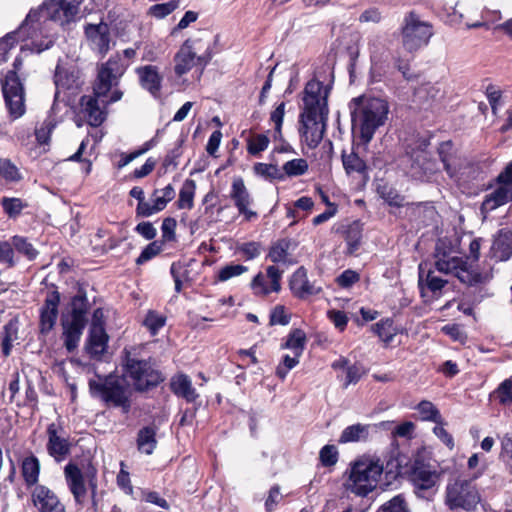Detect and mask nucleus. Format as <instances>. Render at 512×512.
Returning a JSON list of instances; mask_svg holds the SVG:
<instances>
[{
	"label": "nucleus",
	"mask_w": 512,
	"mask_h": 512,
	"mask_svg": "<svg viewBox=\"0 0 512 512\" xmlns=\"http://www.w3.org/2000/svg\"><path fill=\"white\" fill-rule=\"evenodd\" d=\"M126 67L118 54L111 56L107 62L99 66L93 87L94 96L86 95L80 100L79 115L89 125H101L106 118L105 106L122 98L123 93L117 86Z\"/></svg>",
	"instance_id": "1"
},
{
	"label": "nucleus",
	"mask_w": 512,
	"mask_h": 512,
	"mask_svg": "<svg viewBox=\"0 0 512 512\" xmlns=\"http://www.w3.org/2000/svg\"><path fill=\"white\" fill-rule=\"evenodd\" d=\"M81 0H49L36 9H31L25 20L17 31L8 33L2 38V49L4 46H13L15 37L34 39L38 33L42 34V25L51 20L60 25L72 22L78 11ZM52 38L37 42L32 40L31 50L40 53L53 45Z\"/></svg>",
	"instance_id": "2"
},
{
	"label": "nucleus",
	"mask_w": 512,
	"mask_h": 512,
	"mask_svg": "<svg viewBox=\"0 0 512 512\" xmlns=\"http://www.w3.org/2000/svg\"><path fill=\"white\" fill-rule=\"evenodd\" d=\"M328 90L315 79L310 80L303 92V110L300 115L302 141L315 148L323 139L328 116Z\"/></svg>",
	"instance_id": "3"
},
{
	"label": "nucleus",
	"mask_w": 512,
	"mask_h": 512,
	"mask_svg": "<svg viewBox=\"0 0 512 512\" xmlns=\"http://www.w3.org/2000/svg\"><path fill=\"white\" fill-rule=\"evenodd\" d=\"M353 130L363 144H368L376 130L383 126L388 118V103L376 97L359 96L349 104Z\"/></svg>",
	"instance_id": "4"
},
{
	"label": "nucleus",
	"mask_w": 512,
	"mask_h": 512,
	"mask_svg": "<svg viewBox=\"0 0 512 512\" xmlns=\"http://www.w3.org/2000/svg\"><path fill=\"white\" fill-rule=\"evenodd\" d=\"M383 473L379 459L362 456L351 462L344 483L346 490L358 497H366L373 492Z\"/></svg>",
	"instance_id": "5"
},
{
	"label": "nucleus",
	"mask_w": 512,
	"mask_h": 512,
	"mask_svg": "<svg viewBox=\"0 0 512 512\" xmlns=\"http://www.w3.org/2000/svg\"><path fill=\"white\" fill-rule=\"evenodd\" d=\"M90 393L100 398L108 405L120 408L123 413H128L132 404V389L123 377L108 375L97 376L89 381Z\"/></svg>",
	"instance_id": "6"
},
{
	"label": "nucleus",
	"mask_w": 512,
	"mask_h": 512,
	"mask_svg": "<svg viewBox=\"0 0 512 512\" xmlns=\"http://www.w3.org/2000/svg\"><path fill=\"white\" fill-rule=\"evenodd\" d=\"M122 377L136 391H146L157 386L163 379L147 360L138 359L125 350L122 361Z\"/></svg>",
	"instance_id": "7"
},
{
	"label": "nucleus",
	"mask_w": 512,
	"mask_h": 512,
	"mask_svg": "<svg viewBox=\"0 0 512 512\" xmlns=\"http://www.w3.org/2000/svg\"><path fill=\"white\" fill-rule=\"evenodd\" d=\"M481 501L472 480L455 478L448 481L445 489V504L450 510L474 511Z\"/></svg>",
	"instance_id": "8"
},
{
	"label": "nucleus",
	"mask_w": 512,
	"mask_h": 512,
	"mask_svg": "<svg viewBox=\"0 0 512 512\" xmlns=\"http://www.w3.org/2000/svg\"><path fill=\"white\" fill-rule=\"evenodd\" d=\"M435 258V267L439 272L453 274L462 283L475 285L487 279V275H482L477 272L462 257L442 251L439 246L436 248Z\"/></svg>",
	"instance_id": "9"
},
{
	"label": "nucleus",
	"mask_w": 512,
	"mask_h": 512,
	"mask_svg": "<svg viewBox=\"0 0 512 512\" xmlns=\"http://www.w3.org/2000/svg\"><path fill=\"white\" fill-rule=\"evenodd\" d=\"M71 311L63 317L64 344L69 352L73 351L80 341L86 324L87 298L78 294L71 301Z\"/></svg>",
	"instance_id": "10"
},
{
	"label": "nucleus",
	"mask_w": 512,
	"mask_h": 512,
	"mask_svg": "<svg viewBox=\"0 0 512 512\" xmlns=\"http://www.w3.org/2000/svg\"><path fill=\"white\" fill-rule=\"evenodd\" d=\"M21 65L22 62L16 58L13 64L14 70L7 73L5 83L2 84V95L11 121L21 118L26 111L24 87L17 75Z\"/></svg>",
	"instance_id": "11"
},
{
	"label": "nucleus",
	"mask_w": 512,
	"mask_h": 512,
	"mask_svg": "<svg viewBox=\"0 0 512 512\" xmlns=\"http://www.w3.org/2000/svg\"><path fill=\"white\" fill-rule=\"evenodd\" d=\"M433 36L430 23L423 21L414 12L405 16L401 29V42L403 48L412 53L426 46Z\"/></svg>",
	"instance_id": "12"
},
{
	"label": "nucleus",
	"mask_w": 512,
	"mask_h": 512,
	"mask_svg": "<svg viewBox=\"0 0 512 512\" xmlns=\"http://www.w3.org/2000/svg\"><path fill=\"white\" fill-rule=\"evenodd\" d=\"M496 187L487 193L481 205L483 213L491 212L512 201V161L496 178Z\"/></svg>",
	"instance_id": "13"
},
{
	"label": "nucleus",
	"mask_w": 512,
	"mask_h": 512,
	"mask_svg": "<svg viewBox=\"0 0 512 512\" xmlns=\"http://www.w3.org/2000/svg\"><path fill=\"white\" fill-rule=\"evenodd\" d=\"M65 477L71 493L77 503H83L86 499L87 489L90 488L94 497L97 481L95 471L89 470L85 473L74 464L65 467Z\"/></svg>",
	"instance_id": "14"
},
{
	"label": "nucleus",
	"mask_w": 512,
	"mask_h": 512,
	"mask_svg": "<svg viewBox=\"0 0 512 512\" xmlns=\"http://www.w3.org/2000/svg\"><path fill=\"white\" fill-rule=\"evenodd\" d=\"M440 473L429 464L415 461L410 471V480L419 497H426L435 491Z\"/></svg>",
	"instance_id": "15"
},
{
	"label": "nucleus",
	"mask_w": 512,
	"mask_h": 512,
	"mask_svg": "<svg viewBox=\"0 0 512 512\" xmlns=\"http://www.w3.org/2000/svg\"><path fill=\"white\" fill-rule=\"evenodd\" d=\"M230 198L244 220L251 221L257 218L256 211L251 209L253 198L241 177H235L231 184Z\"/></svg>",
	"instance_id": "16"
},
{
	"label": "nucleus",
	"mask_w": 512,
	"mask_h": 512,
	"mask_svg": "<svg viewBox=\"0 0 512 512\" xmlns=\"http://www.w3.org/2000/svg\"><path fill=\"white\" fill-rule=\"evenodd\" d=\"M368 50L371 62V81L378 82L381 79L385 63L389 57L383 37L380 35H373L369 37Z\"/></svg>",
	"instance_id": "17"
},
{
	"label": "nucleus",
	"mask_w": 512,
	"mask_h": 512,
	"mask_svg": "<svg viewBox=\"0 0 512 512\" xmlns=\"http://www.w3.org/2000/svg\"><path fill=\"white\" fill-rule=\"evenodd\" d=\"M283 271L276 266H268L266 273H258L251 281L250 287L256 296H266L281 290Z\"/></svg>",
	"instance_id": "18"
},
{
	"label": "nucleus",
	"mask_w": 512,
	"mask_h": 512,
	"mask_svg": "<svg viewBox=\"0 0 512 512\" xmlns=\"http://www.w3.org/2000/svg\"><path fill=\"white\" fill-rule=\"evenodd\" d=\"M47 451L56 461H62L69 454L70 443L60 423H51L47 427Z\"/></svg>",
	"instance_id": "19"
},
{
	"label": "nucleus",
	"mask_w": 512,
	"mask_h": 512,
	"mask_svg": "<svg viewBox=\"0 0 512 512\" xmlns=\"http://www.w3.org/2000/svg\"><path fill=\"white\" fill-rule=\"evenodd\" d=\"M175 195V189L171 184L161 189H155L150 196V200L147 203H141V206L136 208V214L141 217H150L164 210Z\"/></svg>",
	"instance_id": "20"
},
{
	"label": "nucleus",
	"mask_w": 512,
	"mask_h": 512,
	"mask_svg": "<svg viewBox=\"0 0 512 512\" xmlns=\"http://www.w3.org/2000/svg\"><path fill=\"white\" fill-rule=\"evenodd\" d=\"M85 36L89 47L104 56L110 49L111 34L107 23L87 24L85 26Z\"/></svg>",
	"instance_id": "21"
},
{
	"label": "nucleus",
	"mask_w": 512,
	"mask_h": 512,
	"mask_svg": "<svg viewBox=\"0 0 512 512\" xmlns=\"http://www.w3.org/2000/svg\"><path fill=\"white\" fill-rule=\"evenodd\" d=\"M199 44L200 41L187 40L177 52L175 56V73L178 76L186 74L196 65L197 62L201 61L202 58L197 56Z\"/></svg>",
	"instance_id": "22"
},
{
	"label": "nucleus",
	"mask_w": 512,
	"mask_h": 512,
	"mask_svg": "<svg viewBox=\"0 0 512 512\" xmlns=\"http://www.w3.org/2000/svg\"><path fill=\"white\" fill-rule=\"evenodd\" d=\"M31 498L39 512H65L56 494L45 486H36L31 493Z\"/></svg>",
	"instance_id": "23"
},
{
	"label": "nucleus",
	"mask_w": 512,
	"mask_h": 512,
	"mask_svg": "<svg viewBox=\"0 0 512 512\" xmlns=\"http://www.w3.org/2000/svg\"><path fill=\"white\" fill-rule=\"evenodd\" d=\"M289 285L292 293L298 298H306L322 291L320 286L309 281L307 270L304 267L298 268L292 274Z\"/></svg>",
	"instance_id": "24"
},
{
	"label": "nucleus",
	"mask_w": 512,
	"mask_h": 512,
	"mask_svg": "<svg viewBox=\"0 0 512 512\" xmlns=\"http://www.w3.org/2000/svg\"><path fill=\"white\" fill-rule=\"evenodd\" d=\"M409 160L411 161L408 173L411 177L423 180L434 171V163L429 159L428 152L425 149H418L416 151L408 152Z\"/></svg>",
	"instance_id": "25"
},
{
	"label": "nucleus",
	"mask_w": 512,
	"mask_h": 512,
	"mask_svg": "<svg viewBox=\"0 0 512 512\" xmlns=\"http://www.w3.org/2000/svg\"><path fill=\"white\" fill-rule=\"evenodd\" d=\"M60 296L57 292L49 294L40 312V331L45 334L52 330L58 316Z\"/></svg>",
	"instance_id": "26"
},
{
	"label": "nucleus",
	"mask_w": 512,
	"mask_h": 512,
	"mask_svg": "<svg viewBox=\"0 0 512 512\" xmlns=\"http://www.w3.org/2000/svg\"><path fill=\"white\" fill-rule=\"evenodd\" d=\"M141 86L148 90L153 96H157L161 89L162 76L158 68L152 65L139 67L136 70Z\"/></svg>",
	"instance_id": "27"
},
{
	"label": "nucleus",
	"mask_w": 512,
	"mask_h": 512,
	"mask_svg": "<svg viewBox=\"0 0 512 512\" xmlns=\"http://www.w3.org/2000/svg\"><path fill=\"white\" fill-rule=\"evenodd\" d=\"M171 390L175 395L184 398L187 402H194L199 397L192 385L191 379L185 374H177L172 377Z\"/></svg>",
	"instance_id": "28"
},
{
	"label": "nucleus",
	"mask_w": 512,
	"mask_h": 512,
	"mask_svg": "<svg viewBox=\"0 0 512 512\" xmlns=\"http://www.w3.org/2000/svg\"><path fill=\"white\" fill-rule=\"evenodd\" d=\"M108 335L104 326L90 327L87 349L93 356L102 355L107 348Z\"/></svg>",
	"instance_id": "29"
},
{
	"label": "nucleus",
	"mask_w": 512,
	"mask_h": 512,
	"mask_svg": "<svg viewBox=\"0 0 512 512\" xmlns=\"http://www.w3.org/2000/svg\"><path fill=\"white\" fill-rule=\"evenodd\" d=\"M492 257L499 261H505L512 255V233L502 231L494 239L491 247Z\"/></svg>",
	"instance_id": "30"
},
{
	"label": "nucleus",
	"mask_w": 512,
	"mask_h": 512,
	"mask_svg": "<svg viewBox=\"0 0 512 512\" xmlns=\"http://www.w3.org/2000/svg\"><path fill=\"white\" fill-rule=\"evenodd\" d=\"M79 71L75 68L66 69L58 64L55 72V85L58 90H69L78 87Z\"/></svg>",
	"instance_id": "31"
},
{
	"label": "nucleus",
	"mask_w": 512,
	"mask_h": 512,
	"mask_svg": "<svg viewBox=\"0 0 512 512\" xmlns=\"http://www.w3.org/2000/svg\"><path fill=\"white\" fill-rule=\"evenodd\" d=\"M369 428L370 425L361 423L347 426L338 441L341 444L365 441L369 436Z\"/></svg>",
	"instance_id": "32"
},
{
	"label": "nucleus",
	"mask_w": 512,
	"mask_h": 512,
	"mask_svg": "<svg viewBox=\"0 0 512 512\" xmlns=\"http://www.w3.org/2000/svg\"><path fill=\"white\" fill-rule=\"evenodd\" d=\"M158 143V140L156 139V137L146 141L145 143L142 144L141 147H139L138 149H136L135 151L129 153V154H126L124 152H120L117 154L118 156V161H116L114 163L115 167L117 169H122L124 168L125 166H127L128 164H130L132 161H134L136 158L144 155L146 152H148L149 150H151L152 148H154Z\"/></svg>",
	"instance_id": "33"
},
{
	"label": "nucleus",
	"mask_w": 512,
	"mask_h": 512,
	"mask_svg": "<svg viewBox=\"0 0 512 512\" xmlns=\"http://www.w3.org/2000/svg\"><path fill=\"white\" fill-rule=\"evenodd\" d=\"M446 283V280L435 276L433 271L429 270L425 275L423 265H419V286L423 294L425 293V287L432 293L436 294L441 291Z\"/></svg>",
	"instance_id": "34"
},
{
	"label": "nucleus",
	"mask_w": 512,
	"mask_h": 512,
	"mask_svg": "<svg viewBox=\"0 0 512 512\" xmlns=\"http://www.w3.org/2000/svg\"><path fill=\"white\" fill-rule=\"evenodd\" d=\"M451 149V142H443L440 144L438 151L446 172L453 178L457 176L459 160L449 153Z\"/></svg>",
	"instance_id": "35"
},
{
	"label": "nucleus",
	"mask_w": 512,
	"mask_h": 512,
	"mask_svg": "<svg viewBox=\"0 0 512 512\" xmlns=\"http://www.w3.org/2000/svg\"><path fill=\"white\" fill-rule=\"evenodd\" d=\"M196 183L192 179H186L180 189L177 206L179 209H192L194 206V196Z\"/></svg>",
	"instance_id": "36"
},
{
	"label": "nucleus",
	"mask_w": 512,
	"mask_h": 512,
	"mask_svg": "<svg viewBox=\"0 0 512 512\" xmlns=\"http://www.w3.org/2000/svg\"><path fill=\"white\" fill-rule=\"evenodd\" d=\"M372 330L385 344H390L398 333L393 320L389 318L382 319L374 324Z\"/></svg>",
	"instance_id": "37"
},
{
	"label": "nucleus",
	"mask_w": 512,
	"mask_h": 512,
	"mask_svg": "<svg viewBox=\"0 0 512 512\" xmlns=\"http://www.w3.org/2000/svg\"><path fill=\"white\" fill-rule=\"evenodd\" d=\"M40 472V463L39 460L30 456L23 460L22 462V475L27 485H34L38 481Z\"/></svg>",
	"instance_id": "38"
},
{
	"label": "nucleus",
	"mask_w": 512,
	"mask_h": 512,
	"mask_svg": "<svg viewBox=\"0 0 512 512\" xmlns=\"http://www.w3.org/2000/svg\"><path fill=\"white\" fill-rule=\"evenodd\" d=\"M362 239V227L358 222H354L348 226L345 231V240L347 243V252L354 254L360 246Z\"/></svg>",
	"instance_id": "39"
},
{
	"label": "nucleus",
	"mask_w": 512,
	"mask_h": 512,
	"mask_svg": "<svg viewBox=\"0 0 512 512\" xmlns=\"http://www.w3.org/2000/svg\"><path fill=\"white\" fill-rule=\"evenodd\" d=\"M309 165L306 159L295 158L286 161L281 169L283 176L297 177L302 176L308 171Z\"/></svg>",
	"instance_id": "40"
},
{
	"label": "nucleus",
	"mask_w": 512,
	"mask_h": 512,
	"mask_svg": "<svg viewBox=\"0 0 512 512\" xmlns=\"http://www.w3.org/2000/svg\"><path fill=\"white\" fill-rule=\"evenodd\" d=\"M305 343V333L300 329H295L289 334L283 347L291 350L292 354H295V356H301L305 347Z\"/></svg>",
	"instance_id": "41"
},
{
	"label": "nucleus",
	"mask_w": 512,
	"mask_h": 512,
	"mask_svg": "<svg viewBox=\"0 0 512 512\" xmlns=\"http://www.w3.org/2000/svg\"><path fill=\"white\" fill-rule=\"evenodd\" d=\"M138 449L145 453L151 454L156 447L155 431L150 427H145L138 434Z\"/></svg>",
	"instance_id": "42"
},
{
	"label": "nucleus",
	"mask_w": 512,
	"mask_h": 512,
	"mask_svg": "<svg viewBox=\"0 0 512 512\" xmlns=\"http://www.w3.org/2000/svg\"><path fill=\"white\" fill-rule=\"evenodd\" d=\"M377 512H410V508L406 496L398 494L384 502Z\"/></svg>",
	"instance_id": "43"
},
{
	"label": "nucleus",
	"mask_w": 512,
	"mask_h": 512,
	"mask_svg": "<svg viewBox=\"0 0 512 512\" xmlns=\"http://www.w3.org/2000/svg\"><path fill=\"white\" fill-rule=\"evenodd\" d=\"M28 207L27 202L20 198L3 197L2 209L10 218H17L21 212Z\"/></svg>",
	"instance_id": "44"
},
{
	"label": "nucleus",
	"mask_w": 512,
	"mask_h": 512,
	"mask_svg": "<svg viewBox=\"0 0 512 512\" xmlns=\"http://www.w3.org/2000/svg\"><path fill=\"white\" fill-rule=\"evenodd\" d=\"M270 143L266 134H253L247 139V151L253 156H258L265 151Z\"/></svg>",
	"instance_id": "45"
},
{
	"label": "nucleus",
	"mask_w": 512,
	"mask_h": 512,
	"mask_svg": "<svg viewBox=\"0 0 512 512\" xmlns=\"http://www.w3.org/2000/svg\"><path fill=\"white\" fill-rule=\"evenodd\" d=\"M420 418L424 421H431L440 424L442 417L436 406L430 401H422L417 405Z\"/></svg>",
	"instance_id": "46"
},
{
	"label": "nucleus",
	"mask_w": 512,
	"mask_h": 512,
	"mask_svg": "<svg viewBox=\"0 0 512 512\" xmlns=\"http://www.w3.org/2000/svg\"><path fill=\"white\" fill-rule=\"evenodd\" d=\"M342 162L347 174L362 173L366 168L365 162L355 152L344 153Z\"/></svg>",
	"instance_id": "47"
},
{
	"label": "nucleus",
	"mask_w": 512,
	"mask_h": 512,
	"mask_svg": "<svg viewBox=\"0 0 512 512\" xmlns=\"http://www.w3.org/2000/svg\"><path fill=\"white\" fill-rule=\"evenodd\" d=\"M377 192L380 197L390 206L400 207L404 203V198L399 195L394 188L386 184L379 185Z\"/></svg>",
	"instance_id": "48"
},
{
	"label": "nucleus",
	"mask_w": 512,
	"mask_h": 512,
	"mask_svg": "<svg viewBox=\"0 0 512 512\" xmlns=\"http://www.w3.org/2000/svg\"><path fill=\"white\" fill-rule=\"evenodd\" d=\"M248 271V267L242 264H228L218 270L217 279L220 282L228 281Z\"/></svg>",
	"instance_id": "49"
},
{
	"label": "nucleus",
	"mask_w": 512,
	"mask_h": 512,
	"mask_svg": "<svg viewBox=\"0 0 512 512\" xmlns=\"http://www.w3.org/2000/svg\"><path fill=\"white\" fill-rule=\"evenodd\" d=\"M289 243L280 240L273 244L269 250L268 258L274 263H284L288 256Z\"/></svg>",
	"instance_id": "50"
},
{
	"label": "nucleus",
	"mask_w": 512,
	"mask_h": 512,
	"mask_svg": "<svg viewBox=\"0 0 512 512\" xmlns=\"http://www.w3.org/2000/svg\"><path fill=\"white\" fill-rule=\"evenodd\" d=\"M254 171L257 175L262 176L266 179H283L281 169L274 164L257 163L254 166Z\"/></svg>",
	"instance_id": "51"
},
{
	"label": "nucleus",
	"mask_w": 512,
	"mask_h": 512,
	"mask_svg": "<svg viewBox=\"0 0 512 512\" xmlns=\"http://www.w3.org/2000/svg\"><path fill=\"white\" fill-rule=\"evenodd\" d=\"M165 317L154 312L149 311L145 317L144 325L151 332L152 335H156L158 331L165 325Z\"/></svg>",
	"instance_id": "52"
},
{
	"label": "nucleus",
	"mask_w": 512,
	"mask_h": 512,
	"mask_svg": "<svg viewBox=\"0 0 512 512\" xmlns=\"http://www.w3.org/2000/svg\"><path fill=\"white\" fill-rule=\"evenodd\" d=\"M55 128V124L53 119L47 118L43 121L40 127L36 128L35 136L37 142L41 145L48 144L50 139V134Z\"/></svg>",
	"instance_id": "53"
},
{
	"label": "nucleus",
	"mask_w": 512,
	"mask_h": 512,
	"mask_svg": "<svg viewBox=\"0 0 512 512\" xmlns=\"http://www.w3.org/2000/svg\"><path fill=\"white\" fill-rule=\"evenodd\" d=\"M162 251V242L153 241L148 244L136 260L138 265L144 264Z\"/></svg>",
	"instance_id": "54"
},
{
	"label": "nucleus",
	"mask_w": 512,
	"mask_h": 512,
	"mask_svg": "<svg viewBox=\"0 0 512 512\" xmlns=\"http://www.w3.org/2000/svg\"><path fill=\"white\" fill-rule=\"evenodd\" d=\"M360 280V274L354 270L347 269L343 271L337 278L336 283L343 289L351 288Z\"/></svg>",
	"instance_id": "55"
},
{
	"label": "nucleus",
	"mask_w": 512,
	"mask_h": 512,
	"mask_svg": "<svg viewBox=\"0 0 512 512\" xmlns=\"http://www.w3.org/2000/svg\"><path fill=\"white\" fill-rule=\"evenodd\" d=\"M501 453L500 457L509 465L510 472L512 473V434L506 433L501 439Z\"/></svg>",
	"instance_id": "56"
},
{
	"label": "nucleus",
	"mask_w": 512,
	"mask_h": 512,
	"mask_svg": "<svg viewBox=\"0 0 512 512\" xmlns=\"http://www.w3.org/2000/svg\"><path fill=\"white\" fill-rule=\"evenodd\" d=\"M18 322L17 320H11L6 326H5V338L2 343V350L5 355L9 354V345L14 340L17 339V333H18Z\"/></svg>",
	"instance_id": "57"
},
{
	"label": "nucleus",
	"mask_w": 512,
	"mask_h": 512,
	"mask_svg": "<svg viewBox=\"0 0 512 512\" xmlns=\"http://www.w3.org/2000/svg\"><path fill=\"white\" fill-rule=\"evenodd\" d=\"M319 457L324 466H333L338 461V450L334 445H325L320 450Z\"/></svg>",
	"instance_id": "58"
},
{
	"label": "nucleus",
	"mask_w": 512,
	"mask_h": 512,
	"mask_svg": "<svg viewBox=\"0 0 512 512\" xmlns=\"http://www.w3.org/2000/svg\"><path fill=\"white\" fill-rule=\"evenodd\" d=\"M12 245L22 254L27 256L29 260L34 259L37 256V251L33 248L30 243L22 237L15 236L12 240Z\"/></svg>",
	"instance_id": "59"
},
{
	"label": "nucleus",
	"mask_w": 512,
	"mask_h": 512,
	"mask_svg": "<svg viewBox=\"0 0 512 512\" xmlns=\"http://www.w3.org/2000/svg\"><path fill=\"white\" fill-rule=\"evenodd\" d=\"M176 8L177 3L175 1L156 4L150 8V14L156 18L161 19L172 13Z\"/></svg>",
	"instance_id": "60"
},
{
	"label": "nucleus",
	"mask_w": 512,
	"mask_h": 512,
	"mask_svg": "<svg viewBox=\"0 0 512 512\" xmlns=\"http://www.w3.org/2000/svg\"><path fill=\"white\" fill-rule=\"evenodd\" d=\"M496 393L501 404H512V380H505L502 382Z\"/></svg>",
	"instance_id": "61"
},
{
	"label": "nucleus",
	"mask_w": 512,
	"mask_h": 512,
	"mask_svg": "<svg viewBox=\"0 0 512 512\" xmlns=\"http://www.w3.org/2000/svg\"><path fill=\"white\" fill-rule=\"evenodd\" d=\"M299 357L295 356V354L291 355H285L283 357V365H279L276 369V374L281 378L284 379L292 368H294L299 363Z\"/></svg>",
	"instance_id": "62"
},
{
	"label": "nucleus",
	"mask_w": 512,
	"mask_h": 512,
	"mask_svg": "<svg viewBox=\"0 0 512 512\" xmlns=\"http://www.w3.org/2000/svg\"><path fill=\"white\" fill-rule=\"evenodd\" d=\"M238 251L242 253V255L247 260H252L258 257L261 253V247L259 243L256 242H247L243 243L238 247Z\"/></svg>",
	"instance_id": "63"
},
{
	"label": "nucleus",
	"mask_w": 512,
	"mask_h": 512,
	"mask_svg": "<svg viewBox=\"0 0 512 512\" xmlns=\"http://www.w3.org/2000/svg\"><path fill=\"white\" fill-rule=\"evenodd\" d=\"M290 321L289 315L286 313L285 307L276 306L270 315V323L272 325H287Z\"/></svg>",
	"instance_id": "64"
}]
</instances>
